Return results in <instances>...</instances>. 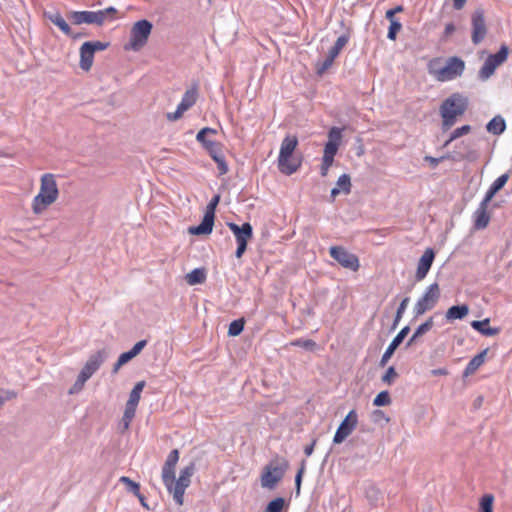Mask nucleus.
<instances>
[{"instance_id": "obj_1", "label": "nucleus", "mask_w": 512, "mask_h": 512, "mask_svg": "<svg viewBox=\"0 0 512 512\" xmlns=\"http://www.w3.org/2000/svg\"><path fill=\"white\" fill-rule=\"evenodd\" d=\"M179 461V451L173 449L162 467V481L173 499L179 506L183 505L185 490L191 483V478L195 472V464L190 463L182 468L179 477L175 480V467Z\"/></svg>"}, {"instance_id": "obj_2", "label": "nucleus", "mask_w": 512, "mask_h": 512, "mask_svg": "<svg viewBox=\"0 0 512 512\" xmlns=\"http://www.w3.org/2000/svg\"><path fill=\"white\" fill-rule=\"evenodd\" d=\"M60 191L53 173H44L40 177L38 193L31 201V210L34 215L40 216L46 212L59 198Z\"/></svg>"}, {"instance_id": "obj_3", "label": "nucleus", "mask_w": 512, "mask_h": 512, "mask_svg": "<svg viewBox=\"0 0 512 512\" xmlns=\"http://www.w3.org/2000/svg\"><path fill=\"white\" fill-rule=\"evenodd\" d=\"M469 107V100L461 93H453L447 97L439 107L442 119L441 130L449 131L457 122V118L463 116Z\"/></svg>"}, {"instance_id": "obj_4", "label": "nucleus", "mask_w": 512, "mask_h": 512, "mask_svg": "<svg viewBox=\"0 0 512 512\" xmlns=\"http://www.w3.org/2000/svg\"><path fill=\"white\" fill-rule=\"evenodd\" d=\"M428 72L439 82H447L460 77L465 70V62L453 56L447 59L445 65H442V59L437 57L429 61Z\"/></svg>"}, {"instance_id": "obj_5", "label": "nucleus", "mask_w": 512, "mask_h": 512, "mask_svg": "<svg viewBox=\"0 0 512 512\" xmlns=\"http://www.w3.org/2000/svg\"><path fill=\"white\" fill-rule=\"evenodd\" d=\"M297 146L298 138L295 135H287L281 142L278 169L285 175L295 173L301 165V160L293 156Z\"/></svg>"}, {"instance_id": "obj_6", "label": "nucleus", "mask_w": 512, "mask_h": 512, "mask_svg": "<svg viewBox=\"0 0 512 512\" xmlns=\"http://www.w3.org/2000/svg\"><path fill=\"white\" fill-rule=\"evenodd\" d=\"M289 463L286 459L276 457L271 460L264 468L261 474V486L267 489H274L279 481L284 477Z\"/></svg>"}, {"instance_id": "obj_7", "label": "nucleus", "mask_w": 512, "mask_h": 512, "mask_svg": "<svg viewBox=\"0 0 512 512\" xmlns=\"http://www.w3.org/2000/svg\"><path fill=\"white\" fill-rule=\"evenodd\" d=\"M152 29V23L146 19L135 22L130 30L129 42L124 46V49L140 51L147 44Z\"/></svg>"}, {"instance_id": "obj_8", "label": "nucleus", "mask_w": 512, "mask_h": 512, "mask_svg": "<svg viewBox=\"0 0 512 512\" xmlns=\"http://www.w3.org/2000/svg\"><path fill=\"white\" fill-rule=\"evenodd\" d=\"M510 50L505 44L501 45L499 51L495 54H490L485 60L483 66L479 70V77L482 80L489 79L495 70L501 66L508 58Z\"/></svg>"}, {"instance_id": "obj_9", "label": "nucleus", "mask_w": 512, "mask_h": 512, "mask_svg": "<svg viewBox=\"0 0 512 512\" xmlns=\"http://www.w3.org/2000/svg\"><path fill=\"white\" fill-rule=\"evenodd\" d=\"M220 196L215 195L206 207L202 222L198 226L189 227L188 231L192 235H208L212 232L215 218V209L219 204Z\"/></svg>"}, {"instance_id": "obj_10", "label": "nucleus", "mask_w": 512, "mask_h": 512, "mask_svg": "<svg viewBox=\"0 0 512 512\" xmlns=\"http://www.w3.org/2000/svg\"><path fill=\"white\" fill-rule=\"evenodd\" d=\"M227 225L234 234L237 242L235 256L237 258H241L247 249L248 241H250L253 237L252 226L250 223H244L241 226H239L233 222H230Z\"/></svg>"}, {"instance_id": "obj_11", "label": "nucleus", "mask_w": 512, "mask_h": 512, "mask_svg": "<svg viewBox=\"0 0 512 512\" xmlns=\"http://www.w3.org/2000/svg\"><path fill=\"white\" fill-rule=\"evenodd\" d=\"M440 298V288L437 283L429 285L424 294L418 299L414 306L416 316H420L425 312L433 309Z\"/></svg>"}, {"instance_id": "obj_12", "label": "nucleus", "mask_w": 512, "mask_h": 512, "mask_svg": "<svg viewBox=\"0 0 512 512\" xmlns=\"http://www.w3.org/2000/svg\"><path fill=\"white\" fill-rule=\"evenodd\" d=\"M107 47L108 43L100 41H88L83 43L80 47V67L84 71L90 70L93 64L95 52L105 50Z\"/></svg>"}, {"instance_id": "obj_13", "label": "nucleus", "mask_w": 512, "mask_h": 512, "mask_svg": "<svg viewBox=\"0 0 512 512\" xmlns=\"http://www.w3.org/2000/svg\"><path fill=\"white\" fill-rule=\"evenodd\" d=\"M330 256L335 259L344 268L352 271L359 269V259L356 255L348 252L341 246H332L329 250Z\"/></svg>"}, {"instance_id": "obj_14", "label": "nucleus", "mask_w": 512, "mask_h": 512, "mask_svg": "<svg viewBox=\"0 0 512 512\" xmlns=\"http://www.w3.org/2000/svg\"><path fill=\"white\" fill-rule=\"evenodd\" d=\"M357 424L358 414L355 410H351L339 425L334 435L333 442L335 444L342 443L355 430Z\"/></svg>"}, {"instance_id": "obj_15", "label": "nucleus", "mask_w": 512, "mask_h": 512, "mask_svg": "<svg viewBox=\"0 0 512 512\" xmlns=\"http://www.w3.org/2000/svg\"><path fill=\"white\" fill-rule=\"evenodd\" d=\"M472 25V42L477 45L481 43L487 34V27L485 22V14L482 9H477L471 16Z\"/></svg>"}, {"instance_id": "obj_16", "label": "nucleus", "mask_w": 512, "mask_h": 512, "mask_svg": "<svg viewBox=\"0 0 512 512\" xmlns=\"http://www.w3.org/2000/svg\"><path fill=\"white\" fill-rule=\"evenodd\" d=\"M197 98H198L197 88L194 86V87L188 89L184 93L180 103L177 106L176 111L174 113H168L167 118L170 121H176V120L180 119L183 116L184 112H186L188 109H190L196 103Z\"/></svg>"}, {"instance_id": "obj_17", "label": "nucleus", "mask_w": 512, "mask_h": 512, "mask_svg": "<svg viewBox=\"0 0 512 512\" xmlns=\"http://www.w3.org/2000/svg\"><path fill=\"white\" fill-rule=\"evenodd\" d=\"M341 139L342 130L338 127L331 128L328 133V142L325 144L322 159L334 161V157L339 149Z\"/></svg>"}, {"instance_id": "obj_18", "label": "nucleus", "mask_w": 512, "mask_h": 512, "mask_svg": "<svg viewBox=\"0 0 512 512\" xmlns=\"http://www.w3.org/2000/svg\"><path fill=\"white\" fill-rule=\"evenodd\" d=\"M106 357L107 353L105 350H99L96 353L92 354L80 372L82 378L89 379L104 363Z\"/></svg>"}, {"instance_id": "obj_19", "label": "nucleus", "mask_w": 512, "mask_h": 512, "mask_svg": "<svg viewBox=\"0 0 512 512\" xmlns=\"http://www.w3.org/2000/svg\"><path fill=\"white\" fill-rule=\"evenodd\" d=\"M205 149L216 162L220 174H226L228 172V166L223 154V145L220 142L212 141L211 143H207V147Z\"/></svg>"}, {"instance_id": "obj_20", "label": "nucleus", "mask_w": 512, "mask_h": 512, "mask_svg": "<svg viewBox=\"0 0 512 512\" xmlns=\"http://www.w3.org/2000/svg\"><path fill=\"white\" fill-rule=\"evenodd\" d=\"M434 258H435V253H434L433 249L427 248L424 251L421 258L419 259L418 264H417V270H416L415 277L418 281H421L426 277V275L428 274V272L432 266Z\"/></svg>"}, {"instance_id": "obj_21", "label": "nucleus", "mask_w": 512, "mask_h": 512, "mask_svg": "<svg viewBox=\"0 0 512 512\" xmlns=\"http://www.w3.org/2000/svg\"><path fill=\"white\" fill-rule=\"evenodd\" d=\"M473 228L475 230H483L485 229L491 220L490 212L488 211V207L478 205L477 209L474 211L473 215Z\"/></svg>"}, {"instance_id": "obj_22", "label": "nucleus", "mask_w": 512, "mask_h": 512, "mask_svg": "<svg viewBox=\"0 0 512 512\" xmlns=\"http://www.w3.org/2000/svg\"><path fill=\"white\" fill-rule=\"evenodd\" d=\"M409 332V327H404L401 329V331L395 336V338L392 340L384 354L382 355V358L380 360V366L384 367L388 360L392 357L394 351L396 348L401 344L403 339L406 337V335Z\"/></svg>"}, {"instance_id": "obj_23", "label": "nucleus", "mask_w": 512, "mask_h": 512, "mask_svg": "<svg viewBox=\"0 0 512 512\" xmlns=\"http://www.w3.org/2000/svg\"><path fill=\"white\" fill-rule=\"evenodd\" d=\"M118 11L114 7L93 11L92 24L102 25L105 21H113L118 18Z\"/></svg>"}, {"instance_id": "obj_24", "label": "nucleus", "mask_w": 512, "mask_h": 512, "mask_svg": "<svg viewBox=\"0 0 512 512\" xmlns=\"http://www.w3.org/2000/svg\"><path fill=\"white\" fill-rule=\"evenodd\" d=\"M490 320L488 318L478 321L474 320L471 322V327L485 336H494L499 334L500 329L489 326Z\"/></svg>"}, {"instance_id": "obj_25", "label": "nucleus", "mask_w": 512, "mask_h": 512, "mask_svg": "<svg viewBox=\"0 0 512 512\" xmlns=\"http://www.w3.org/2000/svg\"><path fill=\"white\" fill-rule=\"evenodd\" d=\"M351 190V180L348 174L341 175L336 183V186L331 190V196L335 198L341 192L348 194Z\"/></svg>"}, {"instance_id": "obj_26", "label": "nucleus", "mask_w": 512, "mask_h": 512, "mask_svg": "<svg viewBox=\"0 0 512 512\" xmlns=\"http://www.w3.org/2000/svg\"><path fill=\"white\" fill-rule=\"evenodd\" d=\"M469 313V307L466 304L450 307L445 314L447 321L463 319Z\"/></svg>"}, {"instance_id": "obj_27", "label": "nucleus", "mask_w": 512, "mask_h": 512, "mask_svg": "<svg viewBox=\"0 0 512 512\" xmlns=\"http://www.w3.org/2000/svg\"><path fill=\"white\" fill-rule=\"evenodd\" d=\"M488 349L483 350L479 354L475 355L467 364L464 375L468 376L477 371V369L484 363Z\"/></svg>"}, {"instance_id": "obj_28", "label": "nucleus", "mask_w": 512, "mask_h": 512, "mask_svg": "<svg viewBox=\"0 0 512 512\" xmlns=\"http://www.w3.org/2000/svg\"><path fill=\"white\" fill-rule=\"evenodd\" d=\"M486 129L493 135H500L506 129L505 120L500 115H497L488 122Z\"/></svg>"}, {"instance_id": "obj_29", "label": "nucleus", "mask_w": 512, "mask_h": 512, "mask_svg": "<svg viewBox=\"0 0 512 512\" xmlns=\"http://www.w3.org/2000/svg\"><path fill=\"white\" fill-rule=\"evenodd\" d=\"M69 19L75 25L92 24L93 11H73L69 14Z\"/></svg>"}, {"instance_id": "obj_30", "label": "nucleus", "mask_w": 512, "mask_h": 512, "mask_svg": "<svg viewBox=\"0 0 512 512\" xmlns=\"http://www.w3.org/2000/svg\"><path fill=\"white\" fill-rule=\"evenodd\" d=\"M146 344H147L146 340H141V341L137 342L130 351L122 353L119 356L118 360L123 365L128 363L130 360H132L134 357H136L142 351V349L146 346Z\"/></svg>"}, {"instance_id": "obj_31", "label": "nucleus", "mask_w": 512, "mask_h": 512, "mask_svg": "<svg viewBox=\"0 0 512 512\" xmlns=\"http://www.w3.org/2000/svg\"><path fill=\"white\" fill-rule=\"evenodd\" d=\"M48 19L56 25L65 35L72 36V30L59 12L48 14Z\"/></svg>"}, {"instance_id": "obj_32", "label": "nucleus", "mask_w": 512, "mask_h": 512, "mask_svg": "<svg viewBox=\"0 0 512 512\" xmlns=\"http://www.w3.org/2000/svg\"><path fill=\"white\" fill-rule=\"evenodd\" d=\"M119 481L126 485L127 489L140 500L143 506L146 505L144 501V496L140 492V485L137 482L131 480L129 477L126 476L120 477Z\"/></svg>"}, {"instance_id": "obj_33", "label": "nucleus", "mask_w": 512, "mask_h": 512, "mask_svg": "<svg viewBox=\"0 0 512 512\" xmlns=\"http://www.w3.org/2000/svg\"><path fill=\"white\" fill-rule=\"evenodd\" d=\"M337 57V55L329 50L325 59L322 62H318L316 64V73L319 76H322L333 65Z\"/></svg>"}, {"instance_id": "obj_34", "label": "nucleus", "mask_w": 512, "mask_h": 512, "mask_svg": "<svg viewBox=\"0 0 512 512\" xmlns=\"http://www.w3.org/2000/svg\"><path fill=\"white\" fill-rule=\"evenodd\" d=\"M189 285L201 284L206 280V273L203 268H196L185 277Z\"/></svg>"}, {"instance_id": "obj_35", "label": "nucleus", "mask_w": 512, "mask_h": 512, "mask_svg": "<svg viewBox=\"0 0 512 512\" xmlns=\"http://www.w3.org/2000/svg\"><path fill=\"white\" fill-rule=\"evenodd\" d=\"M145 385L146 383L144 380L137 382L130 392L129 399L126 403L137 407Z\"/></svg>"}, {"instance_id": "obj_36", "label": "nucleus", "mask_w": 512, "mask_h": 512, "mask_svg": "<svg viewBox=\"0 0 512 512\" xmlns=\"http://www.w3.org/2000/svg\"><path fill=\"white\" fill-rule=\"evenodd\" d=\"M470 131H471V126L470 125H463L461 127H458L456 129H454L452 131V133L450 134V137L444 143V147H447L454 140H456V139H458V138H460V137H462L464 135L469 134Z\"/></svg>"}, {"instance_id": "obj_37", "label": "nucleus", "mask_w": 512, "mask_h": 512, "mask_svg": "<svg viewBox=\"0 0 512 512\" xmlns=\"http://www.w3.org/2000/svg\"><path fill=\"white\" fill-rule=\"evenodd\" d=\"M136 409H137L136 406L126 403L122 421H121L125 430L129 428V426L135 416Z\"/></svg>"}, {"instance_id": "obj_38", "label": "nucleus", "mask_w": 512, "mask_h": 512, "mask_svg": "<svg viewBox=\"0 0 512 512\" xmlns=\"http://www.w3.org/2000/svg\"><path fill=\"white\" fill-rule=\"evenodd\" d=\"M217 131L210 127H205L201 129L197 135L196 140L202 144L204 148L207 147V143H211L212 141L207 138L208 135H215Z\"/></svg>"}, {"instance_id": "obj_39", "label": "nucleus", "mask_w": 512, "mask_h": 512, "mask_svg": "<svg viewBox=\"0 0 512 512\" xmlns=\"http://www.w3.org/2000/svg\"><path fill=\"white\" fill-rule=\"evenodd\" d=\"M494 496L485 494L480 499V512H493Z\"/></svg>"}, {"instance_id": "obj_40", "label": "nucleus", "mask_w": 512, "mask_h": 512, "mask_svg": "<svg viewBox=\"0 0 512 512\" xmlns=\"http://www.w3.org/2000/svg\"><path fill=\"white\" fill-rule=\"evenodd\" d=\"M284 506L285 500L282 497H277L268 503L264 512H282Z\"/></svg>"}, {"instance_id": "obj_41", "label": "nucleus", "mask_w": 512, "mask_h": 512, "mask_svg": "<svg viewBox=\"0 0 512 512\" xmlns=\"http://www.w3.org/2000/svg\"><path fill=\"white\" fill-rule=\"evenodd\" d=\"M289 345L295 347H302L307 350H314L317 347L316 342L311 339H295L291 341Z\"/></svg>"}, {"instance_id": "obj_42", "label": "nucleus", "mask_w": 512, "mask_h": 512, "mask_svg": "<svg viewBox=\"0 0 512 512\" xmlns=\"http://www.w3.org/2000/svg\"><path fill=\"white\" fill-rule=\"evenodd\" d=\"M433 327V318H429L427 321H425L423 324H421L416 331L414 332L411 341L415 340L416 338L422 336L426 332H428Z\"/></svg>"}, {"instance_id": "obj_43", "label": "nucleus", "mask_w": 512, "mask_h": 512, "mask_svg": "<svg viewBox=\"0 0 512 512\" xmlns=\"http://www.w3.org/2000/svg\"><path fill=\"white\" fill-rule=\"evenodd\" d=\"M243 329H244V320L243 319L234 320L229 325L228 334L230 336H237L243 331Z\"/></svg>"}, {"instance_id": "obj_44", "label": "nucleus", "mask_w": 512, "mask_h": 512, "mask_svg": "<svg viewBox=\"0 0 512 512\" xmlns=\"http://www.w3.org/2000/svg\"><path fill=\"white\" fill-rule=\"evenodd\" d=\"M391 403V398L388 391H382L373 400L374 406H386Z\"/></svg>"}, {"instance_id": "obj_45", "label": "nucleus", "mask_w": 512, "mask_h": 512, "mask_svg": "<svg viewBox=\"0 0 512 512\" xmlns=\"http://www.w3.org/2000/svg\"><path fill=\"white\" fill-rule=\"evenodd\" d=\"M401 28H402V24L398 20H392V22H390L387 37L390 40H395L396 35L401 30Z\"/></svg>"}, {"instance_id": "obj_46", "label": "nucleus", "mask_w": 512, "mask_h": 512, "mask_svg": "<svg viewBox=\"0 0 512 512\" xmlns=\"http://www.w3.org/2000/svg\"><path fill=\"white\" fill-rule=\"evenodd\" d=\"M408 302H409V298L406 297L402 300V302L400 303L398 309H397V312H396V316H395V320H394V325L393 327H396L400 321V319L402 318L406 308H407V305H408Z\"/></svg>"}, {"instance_id": "obj_47", "label": "nucleus", "mask_w": 512, "mask_h": 512, "mask_svg": "<svg viewBox=\"0 0 512 512\" xmlns=\"http://www.w3.org/2000/svg\"><path fill=\"white\" fill-rule=\"evenodd\" d=\"M305 469H306V461L303 460L301 462V466L296 474V477H295V486H296V492L297 494H299L300 492V487H301V482H302V477H303V474L305 472Z\"/></svg>"}, {"instance_id": "obj_48", "label": "nucleus", "mask_w": 512, "mask_h": 512, "mask_svg": "<svg viewBox=\"0 0 512 512\" xmlns=\"http://www.w3.org/2000/svg\"><path fill=\"white\" fill-rule=\"evenodd\" d=\"M508 174H503L501 176H499L492 184H491V187L494 188V190L496 192H498L499 190H501L505 184L507 183L508 181Z\"/></svg>"}, {"instance_id": "obj_49", "label": "nucleus", "mask_w": 512, "mask_h": 512, "mask_svg": "<svg viewBox=\"0 0 512 512\" xmlns=\"http://www.w3.org/2000/svg\"><path fill=\"white\" fill-rule=\"evenodd\" d=\"M398 376L396 370L394 369V367H389L386 371V373L382 376V381L387 383V384H391L395 379L396 377Z\"/></svg>"}, {"instance_id": "obj_50", "label": "nucleus", "mask_w": 512, "mask_h": 512, "mask_svg": "<svg viewBox=\"0 0 512 512\" xmlns=\"http://www.w3.org/2000/svg\"><path fill=\"white\" fill-rule=\"evenodd\" d=\"M87 380L88 379H83L82 375L79 374L76 382L74 383L73 387L70 389V394L77 393V392L81 391Z\"/></svg>"}, {"instance_id": "obj_51", "label": "nucleus", "mask_w": 512, "mask_h": 512, "mask_svg": "<svg viewBox=\"0 0 512 512\" xmlns=\"http://www.w3.org/2000/svg\"><path fill=\"white\" fill-rule=\"evenodd\" d=\"M496 193L497 192L494 190V188H492L490 186L485 194V197L483 198V200L480 202L479 205L489 207V203L493 199V197L495 196Z\"/></svg>"}, {"instance_id": "obj_52", "label": "nucleus", "mask_w": 512, "mask_h": 512, "mask_svg": "<svg viewBox=\"0 0 512 512\" xmlns=\"http://www.w3.org/2000/svg\"><path fill=\"white\" fill-rule=\"evenodd\" d=\"M349 40H350V34L346 33V34L339 36L337 38L336 42L334 43V45L337 46L338 48H340V50H342L347 45Z\"/></svg>"}, {"instance_id": "obj_53", "label": "nucleus", "mask_w": 512, "mask_h": 512, "mask_svg": "<svg viewBox=\"0 0 512 512\" xmlns=\"http://www.w3.org/2000/svg\"><path fill=\"white\" fill-rule=\"evenodd\" d=\"M16 396H17V394L14 391H11V390L4 391L3 395H0V406L8 400L16 398Z\"/></svg>"}, {"instance_id": "obj_54", "label": "nucleus", "mask_w": 512, "mask_h": 512, "mask_svg": "<svg viewBox=\"0 0 512 512\" xmlns=\"http://www.w3.org/2000/svg\"><path fill=\"white\" fill-rule=\"evenodd\" d=\"M332 164L333 161L322 159L320 172L323 177H325L328 174L329 168L332 166Z\"/></svg>"}, {"instance_id": "obj_55", "label": "nucleus", "mask_w": 512, "mask_h": 512, "mask_svg": "<svg viewBox=\"0 0 512 512\" xmlns=\"http://www.w3.org/2000/svg\"><path fill=\"white\" fill-rule=\"evenodd\" d=\"M456 30V27L453 23H447L444 28L443 38H449Z\"/></svg>"}, {"instance_id": "obj_56", "label": "nucleus", "mask_w": 512, "mask_h": 512, "mask_svg": "<svg viewBox=\"0 0 512 512\" xmlns=\"http://www.w3.org/2000/svg\"><path fill=\"white\" fill-rule=\"evenodd\" d=\"M431 374L433 376H446L448 375V370L446 368H438L431 370Z\"/></svg>"}, {"instance_id": "obj_57", "label": "nucleus", "mask_w": 512, "mask_h": 512, "mask_svg": "<svg viewBox=\"0 0 512 512\" xmlns=\"http://www.w3.org/2000/svg\"><path fill=\"white\" fill-rule=\"evenodd\" d=\"M442 158H435L432 156H425V160L431 164L432 167H436Z\"/></svg>"}, {"instance_id": "obj_58", "label": "nucleus", "mask_w": 512, "mask_h": 512, "mask_svg": "<svg viewBox=\"0 0 512 512\" xmlns=\"http://www.w3.org/2000/svg\"><path fill=\"white\" fill-rule=\"evenodd\" d=\"M315 444H316V439L313 440V442L306 446L305 449H304V453L307 457L311 456L313 451H314V447H315Z\"/></svg>"}, {"instance_id": "obj_59", "label": "nucleus", "mask_w": 512, "mask_h": 512, "mask_svg": "<svg viewBox=\"0 0 512 512\" xmlns=\"http://www.w3.org/2000/svg\"><path fill=\"white\" fill-rule=\"evenodd\" d=\"M466 1L467 0H453V7L456 10H461L464 7Z\"/></svg>"}, {"instance_id": "obj_60", "label": "nucleus", "mask_w": 512, "mask_h": 512, "mask_svg": "<svg viewBox=\"0 0 512 512\" xmlns=\"http://www.w3.org/2000/svg\"><path fill=\"white\" fill-rule=\"evenodd\" d=\"M394 16H395L394 11H392L391 9H389L388 11H386L385 17H386L390 22H392V20H396Z\"/></svg>"}, {"instance_id": "obj_61", "label": "nucleus", "mask_w": 512, "mask_h": 512, "mask_svg": "<svg viewBox=\"0 0 512 512\" xmlns=\"http://www.w3.org/2000/svg\"><path fill=\"white\" fill-rule=\"evenodd\" d=\"M121 366H123V364L120 363L119 360H117V362L113 366V373L116 374L119 371V369L121 368Z\"/></svg>"}, {"instance_id": "obj_62", "label": "nucleus", "mask_w": 512, "mask_h": 512, "mask_svg": "<svg viewBox=\"0 0 512 512\" xmlns=\"http://www.w3.org/2000/svg\"><path fill=\"white\" fill-rule=\"evenodd\" d=\"M329 50H330V51H332V52H333L335 55H337V56H338V55L340 54V52L342 51V50H340V48H338V47H337V46H335V45H333Z\"/></svg>"}, {"instance_id": "obj_63", "label": "nucleus", "mask_w": 512, "mask_h": 512, "mask_svg": "<svg viewBox=\"0 0 512 512\" xmlns=\"http://www.w3.org/2000/svg\"><path fill=\"white\" fill-rule=\"evenodd\" d=\"M391 10L394 11V14H396V13L402 12L403 11V7L401 5H399V6H396L395 8H393Z\"/></svg>"}]
</instances>
